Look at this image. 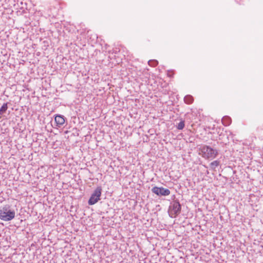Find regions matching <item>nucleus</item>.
<instances>
[{
    "label": "nucleus",
    "instance_id": "obj_2",
    "mask_svg": "<svg viewBox=\"0 0 263 263\" xmlns=\"http://www.w3.org/2000/svg\"><path fill=\"white\" fill-rule=\"evenodd\" d=\"M201 151L202 153V157L205 159H213L218 155L217 151L211 148L209 146H203L201 148Z\"/></svg>",
    "mask_w": 263,
    "mask_h": 263
},
{
    "label": "nucleus",
    "instance_id": "obj_4",
    "mask_svg": "<svg viewBox=\"0 0 263 263\" xmlns=\"http://www.w3.org/2000/svg\"><path fill=\"white\" fill-rule=\"evenodd\" d=\"M102 191V187L100 186L95 189L88 201L89 205H93L100 199Z\"/></svg>",
    "mask_w": 263,
    "mask_h": 263
},
{
    "label": "nucleus",
    "instance_id": "obj_5",
    "mask_svg": "<svg viewBox=\"0 0 263 263\" xmlns=\"http://www.w3.org/2000/svg\"><path fill=\"white\" fill-rule=\"evenodd\" d=\"M152 192L158 196H167L170 194V191L163 187L154 186L152 189Z\"/></svg>",
    "mask_w": 263,
    "mask_h": 263
},
{
    "label": "nucleus",
    "instance_id": "obj_1",
    "mask_svg": "<svg viewBox=\"0 0 263 263\" xmlns=\"http://www.w3.org/2000/svg\"><path fill=\"white\" fill-rule=\"evenodd\" d=\"M15 215V211L11 209L9 205H5L0 209V219L3 221L11 220L14 218Z\"/></svg>",
    "mask_w": 263,
    "mask_h": 263
},
{
    "label": "nucleus",
    "instance_id": "obj_10",
    "mask_svg": "<svg viewBox=\"0 0 263 263\" xmlns=\"http://www.w3.org/2000/svg\"><path fill=\"white\" fill-rule=\"evenodd\" d=\"M219 165V161L215 160L210 163V167L212 170H215Z\"/></svg>",
    "mask_w": 263,
    "mask_h": 263
},
{
    "label": "nucleus",
    "instance_id": "obj_8",
    "mask_svg": "<svg viewBox=\"0 0 263 263\" xmlns=\"http://www.w3.org/2000/svg\"><path fill=\"white\" fill-rule=\"evenodd\" d=\"M7 109L8 103H4L0 108V119H1L2 115L6 112Z\"/></svg>",
    "mask_w": 263,
    "mask_h": 263
},
{
    "label": "nucleus",
    "instance_id": "obj_3",
    "mask_svg": "<svg viewBox=\"0 0 263 263\" xmlns=\"http://www.w3.org/2000/svg\"><path fill=\"white\" fill-rule=\"evenodd\" d=\"M181 206L179 202L175 200L171 203L169 207L170 214L172 217H175L181 212Z\"/></svg>",
    "mask_w": 263,
    "mask_h": 263
},
{
    "label": "nucleus",
    "instance_id": "obj_9",
    "mask_svg": "<svg viewBox=\"0 0 263 263\" xmlns=\"http://www.w3.org/2000/svg\"><path fill=\"white\" fill-rule=\"evenodd\" d=\"M193 98L191 95H187L184 98V101L185 103L190 104L193 102Z\"/></svg>",
    "mask_w": 263,
    "mask_h": 263
},
{
    "label": "nucleus",
    "instance_id": "obj_7",
    "mask_svg": "<svg viewBox=\"0 0 263 263\" xmlns=\"http://www.w3.org/2000/svg\"><path fill=\"white\" fill-rule=\"evenodd\" d=\"M221 121L224 126H229L231 123V119L230 117L226 116L222 118Z\"/></svg>",
    "mask_w": 263,
    "mask_h": 263
},
{
    "label": "nucleus",
    "instance_id": "obj_6",
    "mask_svg": "<svg viewBox=\"0 0 263 263\" xmlns=\"http://www.w3.org/2000/svg\"><path fill=\"white\" fill-rule=\"evenodd\" d=\"M66 118L64 116L61 115H57L54 117V121L58 127H61L65 122Z\"/></svg>",
    "mask_w": 263,
    "mask_h": 263
},
{
    "label": "nucleus",
    "instance_id": "obj_11",
    "mask_svg": "<svg viewBox=\"0 0 263 263\" xmlns=\"http://www.w3.org/2000/svg\"><path fill=\"white\" fill-rule=\"evenodd\" d=\"M184 125H185V124H184V120H181L177 125V128L178 129H182L184 127Z\"/></svg>",
    "mask_w": 263,
    "mask_h": 263
},
{
    "label": "nucleus",
    "instance_id": "obj_12",
    "mask_svg": "<svg viewBox=\"0 0 263 263\" xmlns=\"http://www.w3.org/2000/svg\"><path fill=\"white\" fill-rule=\"evenodd\" d=\"M148 65L152 67L156 66L158 63V61L155 60H149L148 62Z\"/></svg>",
    "mask_w": 263,
    "mask_h": 263
}]
</instances>
